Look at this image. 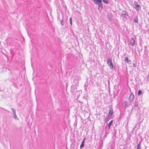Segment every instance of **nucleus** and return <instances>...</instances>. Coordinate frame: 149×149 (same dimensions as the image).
<instances>
[{
	"label": "nucleus",
	"mask_w": 149,
	"mask_h": 149,
	"mask_svg": "<svg viewBox=\"0 0 149 149\" xmlns=\"http://www.w3.org/2000/svg\"><path fill=\"white\" fill-rule=\"evenodd\" d=\"M93 1L95 4L98 5V9L100 8L101 10H102V9L103 5L102 0H93Z\"/></svg>",
	"instance_id": "obj_1"
},
{
	"label": "nucleus",
	"mask_w": 149,
	"mask_h": 149,
	"mask_svg": "<svg viewBox=\"0 0 149 149\" xmlns=\"http://www.w3.org/2000/svg\"><path fill=\"white\" fill-rule=\"evenodd\" d=\"M107 63L109 67L111 69H113L114 67L113 64L112 62V59L110 58H109L107 59Z\"/></svg>",
	"instance_id": "obj_2"
},
{
	"label": "nucleus",
	"mask_w": 149,
	"mask_h": 149,
	"mask_svg": "<svg viewBox=\"0 0 149 149\" xmlns=\"http://www.w3.org/2000/svg\"><path fill=\"white\" fill-rule=\"evenodd\" d=\"M121 15L126 19H127L129 18L128 15L126 11H123L122 12Z\"/></svg>",
	"instance_id": "obj_3"
},
{
	"label": "nucleus",
	"mask_w": 149,
	"mask_h": 149,
	"mask_svg": "<svg viewBox=\"0 0 149 149\" xmlns=\"http://www.w3.org/2000/svg\"><path fill=\"white\" fill-rule=\"evenodd\" d=\"M134 99V95L133 93H131L129 97V100L130 102H132Z\"/></svg>",
	"instance_id": "obj_4"
},
{
	"label": "nucleus",
	"mask_w": 149,
	"mask_h": 149,
	"mask_svg": "<svg viewBox=\"0 0 149 149\" xmlns=\"http://www.w3.org/2000/svg\"><path fill=\"white\" fill-rule=\"evenodd\" d=\"M135 40L134 38H132L130 40V44L132 46H134L135 44Z\"/></svg>",
	"instance_id": "obj_5"
},
{
	"label": "nucleus",
	"mask_w": 149,
	"mask_h": 149,
	"mask_svg": "<svg viewBox=\"0 0 149 149\" xmlns=\"http://www.w3.org/2000/svg\"><path fill=\"white\" fill-rule=\"evenodd\" d=\"M113 113V110L112 108L111 107H109V116H111L112 115Z\"/></svg>",
	"instance_id": "obj_6"
},
{
	"label": "nucleus",
	"mask_w": 149,
	"mask_h": 149,
	"mask_svg": "<svg viewBox=\"0 0 149 149\" xmlns=\"http://www.w3.org/2000/svg\"><path fill=\"white\" fill-rule=\"evenodd\" d=\"M123 107L125 108H126L127 107V103L126 102H124L122 104Z\"/></svg>",
	"instance_id": "obj_7"
},
{
	"label": "nucleus",
	"mask_w": 149,
	"mask_h": 149,
	"mask_svg": "<svg viewBox=\"0 0 149 149\" xmlns=\"http://www.w3.org/2000/svg\"><path fill=\"white\" fill-rule=\"evenodd\" d=\"M85 138H84L83 139V141H82V143L80 146V148L81 149L82 148H83L84 146V143L85 142Z\"/></svg>",
	"instance_id": "obj_8"
},
{
	"label": "nucleus",
	"mask_w": 149,
	"mask_h": 149,
	"mask_svg": "<svg viewBox=\"0 0 149 149\" xmlns=\"http://www.w3.org/2000/svg\"><path fill=\"white\" fill-rule=\"evenodd\" d=\"M125 61L128 63H130V62H131V61L130 60L128 59V57H125Z\"/></svg>",
	"instance_id": "obj_9"
},
{
	"label": "nucleus",
	"mask_w": 149,
	"mask_h": 149,
	"mask_svg": "<svg viewBox=\"0 0 149 149\" xmlns=\"http://www.w3.org/2000/svg\"><path fill=\"white\" fill-rule=\"evenodd\" d=\"M134 8L137 10H139L140 8V6L139 5H136L135 7Z\"/></svg>",
	"instance_id": "obj_10"
},
{
	"label": "nucleus",
	"mask_w": 149,
	"mask_h": 149,
	"mask_svg": "<svg viewBox=\"0 0 149 149\" xmlns=\"http://www.w3.org/2000/svg\"><path fill=\"white\" fill-rule=\"evenodd\" d=\"M113 123V120L111 121L108 124V128L109 129L110 128V127L112 123Z\"/></svg>",
	"instance_id": "obj_11"
},
{
	"label": "nucleus",
	"mask_w": 149,
	"mask_h": 149,
	"mask_svg": "<svg viewBox=\"0 0 149 149\" xmlns=\"http://www.w3.org/2000/svg\"><path fill=\"white\" fill-rule=\"evenodd\" d=\"M134 107H138V102L137 101H135L134 102Z\"/></svg>",
	"instance_id": "obj_12"
},
{
	"label": "nucleus",
	"mask_w": 149,
	"mask_h": 149,
	"mask_svg": "<svg viewBox=\"0 0 149 149\" xmlns=\"http://www.w3.org/2000/svg\"><path fill=\"white\" fill-rule=\"evenodd\" d=\"M140 145V143H139L137 144L136 149H141Z\"/></svg>",
	"instance_id": "obj_13"
},
{
	"label": "nucleus",
	"mask_w": 149,
	"mask_h": 149,
	"mask_svg": "<svg viewBox=\"0 0 149 149\" xmlns=\"http://www.w3.org/2000/svg\"><path fill=\"white\" fill-rule=\"evenodd\" d=\"M142 93V92L141 90H139L138 91V95H141Z\"/></svg>",
	"instance_id": "obj_14"
},
{
	"label": "nucleus",
	"mask_w": 149,
	"mask_h": 149,
	"mask_svg": "<svg viewBox=\"0 0 149 149\" xmlns=\"http://www.w3.org/2000/svg\"><path fill=\"white\" fill-rule=\"evenodd\" d=\"M134 21L136 23L138 22V18L137 17L134 18Z\"/></svg>",
	"instance_id": "obj_15"
},
{
	"label": "nucleus",
	"mask_w": 149,
	"mask_h": 149,
	"mask_svg": "<svg viewBox=\"0 0 149 149\" xmlns=\"http://www.w3.org/2000/svg\"><path fill=\"white\" fill-rule=\"evenodd\" d=\"M11 110L13 113V114L15 113V110L13 108H11Z\"/></svg>",
	"instance_id": "obj_16"
},
{
	"label": "nucleus",
	"mask_w": 149,
	"mask_h": 149,
	"mask_svg": "<svg viewBox=\"0 0 149 149\" xmlns=\"http://www.w3.org/2000/svg\"><path fill=\"white\" fill-rule=\"evenodd\" d=\"M103 1L105 3L107 4L108 3V0H103Z\"/></svg>",
	"instance_id": "obj_17"
},
{
	"label": "nucleus",
	"mask_w": 149,
	"mask_h": 149,
	"mask_svg": "<svg viewBox=\"0 0 149 149\" xmlns=\"http://www.w3.org/2000/svg\"><path fill=\"white\" fill-rule=\"evenodd\" d=\"M70 24L71 25V26L72 25V17H70Z\"/></svg>",
	"instance_id": "obj_18"
},
{
	"label": "nucleus",
	"mask_w": 149,
	"mask_h": 149,
	"mask_svg": "<svg viewBox=\"0 0 149 149\" xmlns=\"http://www.w3.org/2000/svg\"><path fill=\"white\" fill-rule=\"evenodd\" d=\"M61 24L63 26L64 25L63 20L62 19L61 21Z\"/></svg>",
	"instance_id": "obj_19"
},
{
	"label": "nucleus",
	"mask_w": 149,
	"mask_h": 149,
	"mask_svg": "<svg viewBox=\"0 0 149 149\" xmlns=\"http://www.w3.org/2000/svg\"><path fill=\"white\" fill-rule=\"evenodd\" d=\"M13 117L15 119H16V118L17 117V115L16 114V113L13 114Z\"/></svg>",
	"instance_id": "obj_20"
},
{
	"label": "nucleus",
	"mask_w": 149,
	"mask_h": 149,
	"mask_svg": "<svg viewBox=\"0 0 149 149\" xmlns=\"http://www.w3.org/2000/svg\"><path fill=\"white\" fill-rule=\"evenodd\" d=\"M133 66L134 67H135L136 65H135V63H133Z\"/></svg>",
	"instance_id": "obj_21"
}]
</instances>
